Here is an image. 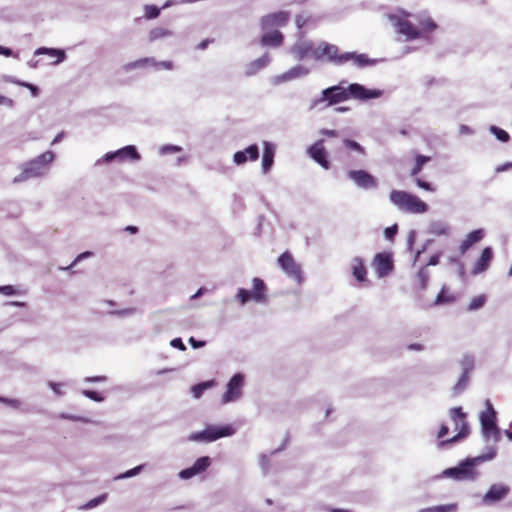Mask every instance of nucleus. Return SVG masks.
<instances>
[{
	"label": "nucleus",
	"mask_w": 512,
	"mask_h": 512,
	"mask_svg": "<svg viewBox=\"0 0 512 512\" xmlns=\"http://www.w3.org/2000/svg\"><path fill=\"white\" fill-rule=\"evenodd\" d=\"M469 380V375L462 373L458 382L453 387L454 395H459L460 393H462L467 388Z\"/></svg>",
	"instance_id": "35"
},
{
	"label": "nucleus",
	"mask_w": 512,
	"mask_h": 512,
	"mask_svg": "<svg viewBox=\"0 0 512 512\" xmlns=\"http://www.w3.org/2000/svg\"><path fill=\"white\" fill-rule=\"evenodd\" d=\"M319 52L320 60L326 58L328 62L335 65H343L348 61H353L356 66L364 67L372 63L365 54H357L356 52H345L339 54L338 47L327 42H321L319 44Z\"/></svg>",
	"instance_id": "4"
},
{
	"label": "nucleus",
	"mask_w": 512,
	"mask_h": 512,
	"mask_svg": "<svg viewBox=\"0 0 512 512\" xmlns=\"http://www.w3.org/2000/svg\"><path fill=\"white\" fill-rule=\"evenodd\" d=\"M510 492L509 486L496 483L490 486L488 491L482 497V504L491 506L504 499Z\"/></svg>",
	"instance_id": "14"
},
{
	"label": "nucleus",
	"mask_w": 512,
	"mask_h": 512,
	"mask_svg": "<svg viewBox=\"0 0 512 512\" xmlns=\"http://www.w3.org/2000/svg\"><path fill=\"white\" fill-rule=\"evenodd\" d=\"M213 40L211 39H205L203 41H201L198 45H197V48L199 50H204L207 48V46L209 45V43H211Z\"/></svg>",
	"instance_id": "64"
},
{
	"label": "nucleus",
	"mask_w": 512,
	"mask_h": 512,
	"mask_svg": "<svg viewBox=\"0 0 512 512\" xmlns=\"http://www.w3.org/2000/svg\"><path fill=\"white\" fill-rule=\"evenodd\" d=\"M172 34H173L172 31H170L168 29L157 27L150 31L149 40L155 41V40H158V39H161L164 37L172 36Z\"/></svg>",
	"instance_id": "32"
},
{
	"label": "nucleus",
	"mask_w": 512,
	"mask_h": 512,
	"mask_svg": "<svg viewBox=\"0 0 512 512\" xmlns=\"http://www.w3.org/2000/svg\"><path fill=\"white\" fill-rule=\"evenodd\" d=\"M450 416L454 422L455 429L458 433L450 439L442 441L441 444H451L460 441L461 439L468 436L470 430L469 425L466 421V414L462 411L461 407H455L450 410Z\"/></svg>",
	"instance_id": "9"
},
{
	"label": "nucleus",
	"mask_w": 512,
	"mask_h": 512,
	"mask_svg": "<svg viewBox=\"0 0 512 512\" xmlns=\"http://www.w3.org/2000/svg\"><path fill=\"white\" fill-rule=\"evenodd\" d=\"M181 150H182V148L177 145H164L160 148L159 153L161 155H167V154H171V153L180 152Z\"/></svg>",
	"instance_id": "46"
},
{
	"label": "nucleus",
	"mask_w": 512,
	"mask_h": 512,
	"mask_svg": "<svg viewBox=\"0 0 512 512\" xmlns=\"http://www.w3.org/2000/svg\"><path fill=\"white\" fill-rule=\"evenodd\" d=\"M482 437L487 445L482 454L476 457H469L459 462L457 466L447 468L442 472V477L451 478L455 481H476L480 476L479 466L487 461L493 460L497 455V443L501 439V432L497 426V414L491 402L486 400V410L479 416Z\"/></svg>",
	"instance_id": "1"
},
{
	"label": "nucleus",
	"mask_w": 512,
	"mask_h": 512,
	"mask_svg": "<svg viewBox=\"0 0 512 512\" xmlns=\"http://www.w3.org/2000/svg\"><path fill=\"white\" fill-rule=\"evenodd\" d=\"M259 464L263 470V473L267 474L269 466V457L265 454H262L259 459Z\"/></svg>",
	"instance_id": "52"
},
{
	"label": "nucleus",
	"mask_w": 512,
	"mask_h": 512,
	"mask_svg": "<svg viewBox=\"0 0 512 512\" xmlns=\"http://www.w3.org/2000/svg\"><path fill=\"white\" fill-rule=\"evenodd\" d=\"M397 230H398V227L397 225H393L391 227H387L385 230H384V235H385V238L388 239V240H391L394 238V236L396 235L397 233Z\"/></svg>",
	"instance_id": "50"
},
{
	"label": "nucleus",
	"mask_w": 512,
	"mask_h": 512,
	"mask_svg": "<svg viewBox=\"0 0 512 512\" xmlns=\"http://www.w3.org/2000/svg\"><path fill=\"white\" fill-rule=\"evenodd\" d=\"M450 232V226L447 222L436 220L432 221L428 226V233L436 236L448 235Z\"/></svg>",
	"instance_id": "29"
},
{
	"label": "nucleus",
	"mask_w": 512,
	"mask_h": 512,
	"mask_svg": "<svg viewBox=\"0 0 512 512\" xmlns=\"http://www.w3.org/2000/svg\"><path fill=\"white\" fill-rule=\"evenodd\" d=\"M416 184L418 187L426 190V191H435V188L429 183V182H426V181H423L421 179H416Z\"/></svg>",
	"instance_id": "53"
},
{
	"label": "nucleus",
	"mask_w": 512,
	"mask_h": 512,
	"mask_svg": "<svg viewBox=\"0 0 512 512\" xmlns=\"http://www.w3.org/2000/svg\"><path fill=\"white\" fill-rule=\"evenodd\" d=\"M429 160H430V158L427 156L418 155L415 159V165H414L413 169L411 170V175L414 176V175L418 174L421 171L423 165L426 162H428Z\"/></svg>",
	"instance_id": "40"
},
{
	"label": "nucleus",
	"mask_w": 512,
	"mask_h": 512,
	"mask_svg": "<svg viewBox=\"0 0 512 512\" xmlns=\"http://www.w3.org/2000/svg\"><path fill=\"white\" fill-rule=\"evenodd\" d=\"M484 237V230L477 229L467 234L465 239L461 242L459 250L464 254L473 244L481 241Z\"/></svg>",
	"instance_id": "25"
},
{
	"label": "nucleus",
	"mask_w": 512,
	"mask_h": 512,
	"mask_svg": "<svg viewBox=\"0 0 512 512\" xmlns=\"http://www.w3.org/2000/svg\"><path fill=\"white\" fill-rule=\"evenodd\" d=\"M347 175L361 189H375L378 186L377 179L365 170H350Z\"/></svg>",
	"instance_id": "13"
},
{
	"label": "nucleus",
	"mask_w": 512,
	"mask_h": 512,
	"mask_svg": "<svg viewBox=\"0 0 512 512\" xmlns=\"http://www.w3.org/2000/svg\"><path fill=\"white\" fill-rule=\"evenodd\" d=\"M48 386L53 390V392L58 395L62 396L64 392L62 391L61 387L63 386L62 383H56V382H48Z\"/></svg>",
	"instance_id": "51"
},
{
	"label": "nucleus",
	"mask_w": 512,
	"mask_h": 512,
	"mask_svg": "<svg viewBox=\"0 0 512 512\" xmlns=\"http://www.w3.org/2000/svg\"><path fill=\"white\" fill-rule=\"evenodd\" d=\"M234 434L235 429L231 425H208L203 431L192 433L188 439L195 442L210 443L222 437H229Z\"/></svg>",
	"instance_id": "7"
},
{
	"label": "nucleus",
	"mask_w": 512,
	"mask_h": 512,
	"mask_svg": "<svg viewBox=\"0 0 512 512\" xmlns=\"http://www.w3.org/2000/svg\"><path fill=\"white\" fill-rule=\"evenodd\" d=\"M322 135L328 136V137H336L338 136V132L336 130H330V129H322L320 131Z\"/></svg>",
	"instance_id": "59"
},
{
	"label": "nucleus",
	"mask_w": 512,
	"mask_h": 512,
	"mask_svg": "<svg viewBox=\"0 0 512 512\" xmlns=\"http://www.w3.org/2000/svg\"><path fill=\"white\" fill-rule=\"evenodd\" d=\"M127 158H130L132 160L140 159V155L137 152L135 146L128 145L115 152H109L105 154V156L103 157V161L109 162L112 161L113 159L125 160Z\"/></svg>",
	"instance_id": "20"
},
{
	"label": "nucleus",
	"mask_w": 512,
	"mask_h": 512,
	"mask_svg": "<svg viewBox=\"0 0 512 512\" xmlns=\"http://www.w3.org/2000/svg\"><path fill=\"white\" fill-rule=\"evenodd\" d=\"M475 359L472 355H464L461 360L462 373L469 375L474 368Z\"/></svg>",
	"instance_id": "36"
},
{
	"label": "nucleus",
	"mask_w": 512,
	"mask_h": 512,
	"mask_svg": "<svg viewBox=\"0 0 512 512\" xmlns=\"http://www.w3.org/2000/svg\"><path fill=\"white\" fill-rule=\"evenodd\" d=\"M54 158L55 155L52 151H46L36 158L22 164L21 173L13 179V182L20 183L32 178L45 176Z\"/></svg>",
	"instance_id": "5"
},
{
	"label": "nucleus",
	"mask_w": 512,
	"mask_h": 512,
	"mask_svg": "<svg viewBox=\"0 0 512 512\" xmlns=\"http://www.w3.org/2000/svg\"><path fill=\"white\" fill-rule=\"evenodd\" d=\"M34 55H48L49 57H56L57 59L52 62L56 65L65 59V52L61 49L40 47L34 51Z\"/></svg>",
	"instance_id": "27"
},
{
	"label": "nucleus",
	"mask_w": 512,
	"mask_h": 512,
	"mask_svg": "<svg viewBox=\"0 0 512 512\" xmlns=\"http://www.w3.org/2000/svg\"><path fill=\"white\" fill-rule=\"evenodd\" d=\"M253 291H249L244 288L238 289L236 299L242 304H246L249 300H253L257 303L265 302V284L262 279L255 277L252 281Z\"/></svg>",
	"instance_id": "10"
},
{
	"label": "nucleus",
	"mask_w": 512,
	"mask_h": 512,
	"mask_svg": "<svg viewBox=\"0 0 512 512\" xmlns=\"http://www.w3.org/2000/svg\"><path fill=\"white\" fill-rule=\"evenodd\" d=\"M454 300H455V298L453 296H447L446 295V289H445V287H443L441 289V291L438 293L437 297H436L435 305H441V304H444V303H451Z\"/></svg>",
	"instance_id": "41"
},
{
	"label": "nucleus",
	"mask_w": 512,
	"mask_h": 512,
	"mask_svg": "<svg viewBox=\"0 0 512 512\" xmlns=\"http://www.w3.org/2000/svg\"><path fill=\"white\" fill-rule=\"evenodd\" d=\"M289 53L295 60L301 61L306 58H311L315 61H320L319 46L315 47L313 42L300 38L289 49Z\"/></svg>",
	"instance_id": "8"
},
{
	"label": "nucleus",
	"mask_w": 512,
	"mask_h": 512,
	"mask_svg": "<svg viewBox=\"0 0 512 512\" xmlns=\"http://www.w3.org/2000/svg\"><path fill=\"white\" fill-rule=\"evenodd\" d=\"M90 256H92V253H91V252H89V251H86V252H83V253L79 254V255L75 258V260L72 262V264L70 265V267L74 266V265H75L77 262H79L80 260L85 259V258H88V257H90Z\"/></svg>",
	"instance_id": "56"
},
{
	"label": "nucleus",
	"mask_w": 512,
	"mask_h": 512,
	"mask_svg": "<svg viewBox=\"0 0 512 512\" xmlns=\"http://www.w3.org/2000/svg\"><path fill=\"white\" fill-rule=\"evenodd\" d=\"M417 278L421 284V288L425 289L430 278V273L426 267H423L419 270Z\"/></svg>",
	"instance_id": "42"
},
{
	"label": "nucleus",
	"mask_w": 512,
	"mask_h": 512,
	"mask_svg": "<svg viewBox=\"0 0 512 512\" xmlns=\"http://www.w3.org/2000/svg\"><path fill=\"white\" fill-rule=\"evenodd\" d=\"M283 41H284L283 34L280 31L275 30V31L267 32V33L263 34V36L260 39V44L263 47L277 48L283 44Z\"/></svg>",
	"instance_id": "23"
},
{
	"label": "nucleus",
	"mask_w": 512,
	"mask_h": 512,
	"mask_svg": "<svg viewBox=\"0 0 512 512\" xmlns=\"http://www.w3.org/2000/svg\"><path fill=\"white\" fill-rule=\"evenodd\" d=\"M323 143V140H318L308 148L307 153L321 167L324 169H329L330 162L327 159V152L323 146Z\"/></svg>",
	"instance_id": "17"
},
{
	"label": "nucleus",
	"mask_w": 512,
	"mask_h": 512,
	"mask_svg": "<svg viewBox=\"0 0 512 512\" xmlns=\"http://www.w3.org/2000/svg\"><path fill=\"white\" fill-rule=\"evenodd\" d=\"M389 199L399 210L406 213L421 214L428 210V205L417 196L401 190H392Z\"/></svg>",
	"instance_id": "6"
},
{
	"label": "nucleus",
	"mask_w": 512,
	"mask_h": 512,
	"mask_svg": "<svg viewBox=\"0 0 512 512\" xmlns=\"http://www.w3.org/2000/svg\"><path fill=\"white\" fill-rule=\"evenodd\" d=\"M448 431H449L448 427L446 425H442L438 431L437 437L439 439L445 437L447 435Z\"/></svg>",
	"instance_id": "62"
},
{
	"label": "nucleus",
	"mask_w": 512,
	"mask_h": 512,
	"mask_svg": "<svg viewBox=\"0 0 512 512\" xmlns=\"http://www.w3.org/2000/svg\"><path fill=\"white\" fill-rule=\"evenodd\" d=\"M459 132H460V134H467V135L473 134V130L469 126L464 125V124L460 125Z\"/></svg>",
	"instance_id": "60"
},
{
	"label": "nucleus",
	"mask_w": 512,
	"mask_h": 512,
	"mask_svg": "<svg viewBox=\"0 0 512 512\" xmlns=\"http://www.w3.org/2000/svg\"><path fill=\"white\" fill-rule=\"evenodd\" d=\"M492 258H493L492 248L491 247L484 248L481 253V256L479 257V259L477 260V262L474 266L473 274L477 275V274L484 272L488 268L489 263L492 260Z\"/></svg>",
	"instance_id": "24"
},
{
	"label": "nucleus",
	"mask_w": 512,
	"mask_h": 512,
	"mask_svg": "<svg viewBox=\"0 0 512 512\" xmlns=\"http://www.w3.org/2000/svg\"><path fill=\"white\" fill-rule=\"evenodd\" d=\"M375 272L378 277L382 278L387 276L393 269V261L390 254L378 253L376 254L373 262Z\"/></svg>",
	"instance_id": "18"
},
{
	"label": "nucleus",
	"mask_w": 512,
	"mask_h": 512,
	"mask_svg": "<svg viewBox=\"0 0 512 512\" xmlns=\"http://www.w3.org/2000/svg\"><path fill=\"white\" fill-rule=\"evenodd\" d=\"M489 131L501 142H507L510 139L509 134L497 126L491 125Z\"/></svg>",
	"instance_id": "37"
},
{
	"label": "nucleus",
	"mask_w": 512,
	"mask_h": 512,
	"mask_svg": "<svg viewBox=\"0 0 512 512\" xmlns=\"http://www.w3.org/2000/svg\"><path fill=\"white\" fill-rule=\"evenodd\" d=\"M0 293L6 296H13L17 294H24L25 291L20 292L12 285L0 286Z\"/></svg>",
	"instance_id": "44"
},
{
	"label": "nucleus",
	"mask_w": 512,
	"mask_h": 512,
	"mask_svg": "<svg viewBox=\"0 0 512 512\" xmlns=\"http://www.w3.org/2000/svg\"><path fill=\"white\" fill-rule=\"evenodd\" d=\"M351 268L353 276L355 277L356 280H358L359 282L365 281L367 271L361 258H353L351 262Z\"/></svg>",
	"instance_id": "28"
},
{
	"label": "nucleus",
	"mask_w": 512,
	"mask_h": 512,
	"mask_svg": "<svg viewBox=\"0 0 512 512\" xmlns=\"http://www.w3.org/2000/svg\"><path fill=\"white\" fill-rule=\"evenodd\" d=\"M269 63H270V56L268 53H265L260 58L247 64L246 69H245V75L246 76L255 75L261 69L266 67Z\"/></svg>",
	"instance_id": "26"
},
{
	"label": "nucleus",
	"mask_w": 512,
	"mask_h": 512,
	"mask_svg": "<svg viewBox=\"0 0 512 512\" xmlns=\"http://www.w3.org/2000/svg\"><path fill=\"white\" fill-rule=\"evenodd\" d=\"M82 394L85 397H87V398H89V399H91V400H93L95 402H103L105 400V398L100 393H98L96 391L83 390Z\"/></svg>",
	"instance_id": "45"
},
{
	"label": "nucleus",
	"mask_w": 512,
	"mask_h": 512,
	"mask_svg": "<svg viewBox=\"0 0 512 512\" xmlns=\"http://www.w3.org/2000/svg\"><path fill=\"white\" fill-rule=\"evenodd\" d=\"M382 95V90L368 89L358 83L350 84L347 88H344L340 85H335L324 89L321 93V97L312 101L311 109L315 108L324 101H327V105H334L349 98L366 101L369 99L379 98Z\"/></svg>",
	"instance_id": "2"
},
{
	"label": "nucleus",
	"mask_w": 512,
	"mask_h": 512,
	"mask_svg": "<svg viewBox=\"0 0 512 512\" xmlns=\"http://www.w3.org/2000/svg\"><path fill=\"white\" fill-rule=\"evenodd\" d=\"M196 475H198V474L194 470L193 466L183 469L179 472V477L184 480L190 479Z\"/></svg>",
	"instance_id": "48"
},
{
	"label": "nucleus",
	"mask_w": 512,
	"mask_h": 512,
	"mask_svg": "<svg viewBox=\"0 0 512 512\" xmlns=\"http://www.w3.org/2000/svg\"><path fill=\"white\" fill-rule=\"evenodd\" d=\"M147 65L153 66L156 69L171 70L173 68V63L171 61L157 62L154 58H142V59L127 63L126 65H124V69L126 71H130L132 69L141 68V67H144Z\"/></svg>",
	"instance_id": "19"
},
{
	"label": "nucleus",
	"mask_w": 512,
	"mask_h": 512,
	"mask_svg": "<svg viewBox=\"0 0 512 512\" xmlns=\"http://www.w3.org/2000/svg\"><path fill=\"white\" fill-rule=\"evenodd\" d=\"M244 376L240 373L235 374L227 384V390L222 398V403L227 404L235 402L242 396Z\"/></svg>",
	"instance_id": "12"
},
{
	"label": "nucleus",
	"mask_w": 512,
	"mask_h": 512,
	"mask_svg": "<svg viewBox=\"0 0 512 512\" xmlns=\"http://www.w3.org/2000/svg\"><path fill=\"white\" fill-rule=\"evenodd\" d=\"M160 14V9L154 5L145 6V17L148 19L157 18Z\"/></svg>",
	"instance_id": "43"
},
{
	"label": "nucleus",
	"mask_w": 512,
	"mask_h": 512,
	"mask_svg": "<svg viewBox=\"0 0 512 512\" xmlns=\"http://www.w3.org/2000/svg\"><path fill=\"white\" fill-rule=\"evenodd\" d=\"M486 302V297L484 295H479L471 299L468 310L474 311L482 308Z\"/></svg>",
	"instance_id": "38"
},
{
	"label": "nucleus",
	"mask_w": 512,
	"mask_h": 512,
	"mask_svg": "<svg viewBox=\"0 0 512 512\" xmlns=\"http://www.w3.org/2000/svg\"><path fill=\"white\" fill-rule=\"evenodd\" d=\"M456 504L437 505L419 510V512H455Z\"/></svg>",
	"instance_id": "31"
},
{
	"label": "nucleus",
	"mask_w": 512,
	"mask_h": 512,
	"mask_svg": "<svg viewBox=\"0 0 512 512\" xmlns=\"http://www.w3.org/2000/svg\"><path fill=\"white\" fill-rule=\"evenodd\" d=\"M0 55H4L6 57L13 56V51L8 48L0 45Z\"/></svg>",
	"instance_id": "61"
},
{
	"label": "nucleus",
	"mask_w": 512,
	"mask_h": 512,
	"mask_svg": "<svg viewBox=\"0 0 512 512\" xmlns=\"http://www.w3.org/2000/svg\"><path fill=\"white\" fill-rule=\"evenodd\" d=\"M0 105H5L7 107H13L14 101L12 99L0 94Z\"/></svg>",
	"instance_id": "55"
},
{
	"label": "nucleus",
	"mask_w": 512,
	"mask_h": 512,
	"mask_svg": "<svg viewBox=\"0 0 512 512\" xmlns=\"http://www.w3.org/2000/svg\"><path fill=\"white\" fill-rule=\"evenodd\" d=\"M389 20L396 29V32L404 35L407 40L417 39L421 36L422 32H431L437 27L436 23L425 13L417 16L419 28L397 15H389Z\"/></svg>",
	"instance_id": "3"
},
{
	"label": "nucleus",
	"mask_w": 512,
	"mask_h": 512,
	"mask_svg": "<svg viewBox=\"0 0 512 512\" xmlns=\"http://www.w3.org/2000/svg\"><path fill=\"white\" fill-rule=\"evenodd\" d=\"M439 258H440L439 254H435V255L431 256L427 265H431V266L437 265L439 263Z\"/></svg>",
	"instance_id": "63"
},
{
	"label": "nucleus",
	"mask_w": 512,
	"mask_h": 512,
	"mask_svg": "<svg viewBox=\"0 0 512 512\" xmlns=\"http://www.w3.org/2000/svg\"><path fill=\"white\" fill-rule=\"evenodd\" d=\"M107 380L106 376H92L86 377L85 382H105Z\"/></svg>",
	"instance_id": "57"
},
{
	"label": "nucleus",
	"mask_w": 512,
	"mask_h": 512,
	"mask_svg": "<svg viewBox=\"0 0 512 512\" xmlns=\"http://www.w3.org/2000/svg\"><path fill=\"white\" fill-rule=\"evenodd\" d=\"M343 143L347 148L353 149L361 154H364V148L358 142L350 139H345Z\"/></svg>",
	"instance_id": "47"
},
{
	"label": "nucleus",
	"mask_w": 512,
	"mask_h": 512,
	"mask_svg": "<svg viewBox=\"0 0 512 512\" xmlns=\"http://www.w3.org/2000/svg\"><path fill=\"white\" fill-rule=\"evenodd\" d=\"M310 73V69L304 65L298 64L291 67L286 72L277 75L274 78V84H281L299 78H304Z\"/></svg>",
	"instance_id": "16"
},
{
	"label": "nucleus",
	"mask_w": 512,
	"mask_h": 512,
	"mask_svg": "<svg viewBox=\"0 0 512 512\" xmlns=\"http://www.w3.org/2000/svg\"><path fill=\"white\" fill-rule=\"evenodd\" d=\"M60 418L66 419V420H71V421H80V422H85V423L90 422L88 419H86L84 417H80V416H76V415H72V414H67V413H62L60 415Z\"/></svg>",
	"instance_id": "49"
},
{
	"label": "nucleus",
	"mask_w": 512,
	"mask_h": 512,
	"mask_svg": "<svg viewBox=\"0 0 512 512\" xmlns=\"http://www.w3.org/2000/svg\"><path fill=\"white\" fill-rule=\"evenodd\" d=\"M211 464L208 456L198 458L192 465L197 474L204 472Z\"/></svg>",
	"instance_id": "33"
},
{
	"label": "nucleus",
	"mask_w": 512,
	"mask_h": 512,
	"mask_svg": "<svg viewBox=\"0 0 512 512\" xmlns=\"http://www.w3.org/2000/svg\"><path fill=\"white\" fill-rule=\"evenodd\" d=\"M258 158H259V148L256 144H252L244 150L235 152L233 155V162L236 165H243L248 160L256 161Z\"/></svg>",
	"instance_id": "21"
},
{
	"label": "nucleus",
	"mask_w": 512,
	"mask_h": 512,
	"mask_svg": "<svg viewBox=\"0 0 512 512\" xmlns=\"http://www.w3.org/2000/svg\"><path fill=\"white\" fill-rule=\"evenodd\" d=\"M144 468V464L138 465L122 474L115 477V480L127 479L138 475Z\"/></svg>",
	"instance_id": "39"
},
{
	"label": "nucleus",
	"mask_w": 512,
	"mask_h": 512,
	"mask_svg": "<svg viewBox=\"0 0 512 512\" xmlns=\"http://www.w3.org/2000/svg\"><path fill=\"white\" fill-rule=\"evenodd\" d=\"M278 264L288 277L294 279L298 284L303 282L304 277L301 267L295 262L294 258L288 251L279 256Z\"/></svg>",
	"instance_id": "11"
},
{
	"label": "nucleus",
	"mask_w": 512,
	"mask_h": 512,
	"mask_svg": "<svg viewBox=\"0 0 512 512\" xmlns=\"http://www.w3.org/2000/svg\"><path fill=\"white\" fill-rule=\"evenodd\" d=\"M215 382L213 380L201 382L199 384H196L192 386L191 392L194 396V398H200L205 390L213 387Z\"/></svg>",
	"instance_id": "30"
},
{
	"label": "nucleus",
	"mask_w": 512,
	"mask_h": 512,
	"mask_svg": "<svg viewBox=\"0 0 512 512\" xmlns=\"http://www.w3.org/2000/svg\"><path fill=\"white\" fill-rule=\"evenodd\" d=\"M290 18L288 11H279L265 15L260 20L262 30H268L273 27H283L287 24Z\"/></svg>",
	"instance_id": "15"
},
{
	"label": "nucleus",
	"mask_w": 512,
	"mask_h": 512,
	"mask_svg": "<svg viewBox=\"0 0 512 512\" xmlns=\"http://www.w3.org/2000/svg\"><path fill=\"white\" fill-rule=\"evenodd\" d=\"M189 343L191 344V346L193 348H201L205 345V342L204 341H199V340H196L194 337H190L189 339Z\"/></svg>",
	"instance_id": "58"
},
{
	"label": "nucleus",
	"mask_w": 512,
	"mask_h": 512,
	"mask_svg": "<svg viewBox=\"0 0 512 512\" xmlns=\"http://www.w3.org/2000/svg\"><path fill=\"white\" fill-rule=\"evenodd\" d=\"M170 345L174 348H177L179 350H182L184 351L186 349V346L184 345L183 341L181 340V338H174L171 342H170Z\"/></svg>",
	"instance_id": "54"
},
{
	"label": "nucleus",
	"mask_w": 512,
	"mask_h": 512,
	"mask_svg": "<svg viewBox=\"0 0 512 512\" xmlns=\"http://www.w3.org/2000/svg\"><path fill=\"white\" fill-rule=\"evenodd\" d=\"M107 497H108L107 493H103V494L99 495L98 497L93 498L90 501H88L87 503H85L84 505H82L80 507V509H82V510L93 509V508L101 505L102 503H104L106 501Z\"/></svg>",
	"instance_id": "34"
},
{
	"label": "nucleus",
	"mask_w": 512,
	"mask_h": 512,
	"mask_svg": "<svg viewBox=\"0 0 512 512\" xmlns=\"http://www.w3.org/2000/svg\"><path fill=\"white\" fill-rule=\"evenodd\" d=\"M263 146L264 147H263L261 168H262V173L267 174L271 170L273 163H274L275 146H274V144H272L268 141H264Z\"/></svg>",
	"instance_id": "22"
}]
</instances>
